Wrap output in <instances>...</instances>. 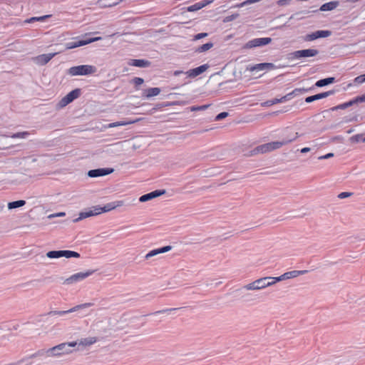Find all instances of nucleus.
<instances>
[{
  "instance_id": "obj_52",
  "label": "nucleus",
  "mask_w": 365,
  "mask_h": 365,
  "mask_svg": "<svg viewBox=\"0 0 365 365\" xmlns=\"http://www.w3.org/2000/svg\"><path fill=\"white\" fill-rule=\"evenodd\" d=\"M212 2V0H203L200 1V5H202V8L205 7V6L210 4Z\"/></svg>"
},
{
  "instance_id": "obj_51",
  "label": "nucleus",
  "mask_w": 365,
  "mask_h": 365,
  "mask_svg": "<svg viewBox=\"0 0 365 365\" xmlns=\"http://www.w3.org/2000/svg\"><path fill=\"white\" fill-rule=\"evenodd\" d=\"M177 309L175 308H173V309H163V310H160V311H158V312H156L155 314H158V313H168V312H171L173 311H175Z\"/></svg>"
},
{
  "instance_id": "obj_5",
  "label": "nucleus",
  "mask_w": 365,
  "mask_h": 365,
  "mask_svg": "<svg viewBox=\"0 0 365 365\" xmlns=\"http://www.w3.org/2000/svg\"><path fill=\"white\" fill-rule=\"evenodd\" d=\"M94 272V270H88L85 272H78L74 274L68 278L66 279L63 282V284H72L76 282L82 281L88 277L91 276Z\"/></svg>"
},
{
  "instance_id": "obj_31",
  "label": "nucleus",
  "mask_w": 365,
  "mask_h": 365,
  "mask_svg": "<svg viewBox=\"0 0 365 365\" xmlns=\"http://www.w3.org/2000/svg\"><path fill=\"white\" fill-rule=\"evenodd\" d=\"M261 289L271 286L269 282V277H262L257 279Z\"/></svg>"
},
{
  "instance_id": "obj_45",
  "label": "nucleus",
  "mask_w": 365,
  "mask_h": 365,
  "mask_svg": "<svg viewBox=\"0 0 365 365\" xmlns=\"http://www.w3.org/2000/svg\"><path fill=\"white\" fill-rule=\"evenodd\" d=\"M133 83L136 86H140V85H142L143 83L144 80L142 78H140V77H135L133 79Z\"/></svg>"
},
{
  "instance_id": "obj_28",
  "label": "nucleus",
  "mask_w": 365,
  "mask_h": 365,
  "mask_svg": "<svg viewBox=\"0 0 365 365\" xmlns=\"http://www.w3.org/2000/svg\"><path fill=\"white\" fill-rule=\"evenodd\" d=\"M242 289H245V290H247V291H249V290H260L261 289L257 279L253 281L251 283L244 285Z\"/></svg>"
},
{
  "instance_id": "obj_41",
  "label": "nucleus",
  "mask_w": 365,
  "mask_h": 365,
  "mask_svg": "<svg viewBox=\"0 0 365 365\" xmlns=\"http://www.w3.org/2000/svg\"><path fill=\"white\" fill-rule=\"evenodd\" d=\"M209 106H210V105H203V106H192L190 108V110L191 111L204 110L207 109Z\"/></svg>"
},
{
  "instance_id": "obj_44",
  "label": "nucleus",
  "mask_w": 365,
  "mask_h": 365,
  "mask_svg": "<svg viewBox=\"0 0 365 365\" xmlns=\"http://www.w3.org/2000/svg\"><path fill=\"white\" fill-rule=\"evenodd\" d=\"M229 115L227 112H222L215 117V120H221Z\"/></svg>"
},
{
  "instance_id": "obj_3",
  "label": "nucleus",
  "mask_w": 365,
  "mask_h": 365,
  "mask_svg": "<svg viewBox=\"0 0 365 365\" xmlns=\"http://www.w3.org/2000/svg\"><path fill=\"white\" fill-rule=\"evenodd\" d=\"M97 68L91 65H81L77 66L71 67L68 70V73L70 76H86L93 74L96 72Z\"/></svg>"
},
{
  "instance_id": "obj_15",
  "label": "nucleus",
  "mask_w": 365,
  "mask_h": 365,
  "mask_svg": "<svg viewBox=\"0 0 365 365\" xmlns=\"http://www.w3.org/2000/svg\"><path fill=\"white\" fill-rule=\"evenodd\" d=\"M113 172L112 168H98L91 170L88 172V175L90 178H96L100 176H105Z\"/></svg>"
},
{
  "instance_id": "obj_59",
  "label": "nucleus",
  "mask_w": 365,
  "mask_h": 365,
  "mask_svg": "<svg viewBox=\"0 0 365 365\" xmlns=\"http://www.w3.org/2000/svg\"><path fill=\"white\" fill-rule=\"evenodd\" d=\"M308 89H304V88H298V91H307Z\"/></svg>"
},
{
  "instance_id": "obj_18",
  "label": "nucleus",
  "mask_w": 365,
  "mask_h": 365,
  "mask_svg": "<svg viewBox=\"0 0 365 365\" xmlns=\"http://www.w3.org/2000/svg\"><path fill=\"white\" fill-rule=\"evenodd\" d=\"M209 68L207 64H203L199 67L192 68L186 72V74L190 78H195L202 74Z\"/></svg>"
},
{
  "instance_id": "obj_9",
  "label": "nucleus",
  "mask_w": 365,
  "mask_h": 365,
  "mask_svg": "<svg viewBox=\"0 0 365 365\" xmlns=\"http://www.w3.org/2000/svg\"><path fill=\"white\" fill-rule=\"evenodd\" d=\"M101 39V37L91 38L86 40H78L76 41L68 42L66 44V49H72L79 46H85L90 43L94 42Z\"/></svg>"
},
{
  "instance_id": "obj_27",
  "label": "nucleus",
  "mask_w": 365,
  "mask_h": 365,
  "mask_svg": "<svg viewBox=\"0 0 365 365\" xmlns=\"http://www.w3.org/2000/svg\"><path fill=\"white\" fill-rule=\"evenodd\" d=\"M63 257L66 258H78L80 257V254L71 250H61V257Z\"/></svg>"
},
{
  "instance_id": "obj_37",
  "label": "nucleus",
  "mask_w": 365,
  "mask_h": 365,
  "mask_svg": "<svg viewBox=\"0 0 365 365\" xmlns=\"http://www.w3.org/2000/svg\"><path fill=\"white\" fill-rule=\"evenodd\" d=\"M46 257L51 259L61 257V250L49 251L46 253Z\"/></svg>"
},
{
  "instance_id": "obj_21",
  "label": "nucleus",
  "mask_w": 365,
  "mask_h": 365,
  "mask_svg": "<svg viewBox=\"0 0 365 365\" xmlns=\"http://www.w3.org/2000/svg\"><path fill=\"white\" fill-rule=\"evenodd\" d=\"M171 249H172V247L168 245V246H165V247H161L159 249L153 250L150 251L148 254H146L145 258L146 259H148L149 258L156 256L157 255L167 252L171 250Z\"/></svg>"
},
{
  "instance_id": "obj_34",
  "label": "nucleus",
  "mask_w": 365,
  "mask_h": 365,
  "mask_svg": "<svg viewBox=\"0 0 365 365\" xmlns=\"http://www.w3.org/2000/svg\"><path fill=\"white\" fill-rule=\"evenodd\" d=\"M213 47V43H211V42H208L207 43H205L200 46H198L196 49H195V51L197 52V53H203V52H205L208 50H210V48H212Z\"/></svg>"
},
{
  "instance_id": "obj_40",
  "label": "nucleus",
  "mask_w": 365,
  "mask_h": 365,
  "mask_svg": "<svg viewBox=\"0 0 365 365\" xmlns=\"http://www.w3.org/2000/svg\"><path fill=\"white\" fill-rule=\"evenodd\" d=\"M44 354L46 355V350L41 349V350H39V351H36V353L30 355L29 358L33 359V358H36V357H38V356H43Z\"/></svg>"
},
{
  "instance_id": "obj_4",
  "label": "nucleus",
  "mask_w": 365,
  "mask_h": 365,
  "mask_svg": "<svg viewBox=\"0 0 365 365\" xmlns=\"http://www.w3.org/2000/svg\"><path fill=\"white\" fill-rule=\"evenodd\" d=\"M81 91L78 88L73 90L69 92L66 96H64L56 105V108L58 109L63 108L66 107L68 104L71 103L73 101L78 98L80 96Z\"/></svg>"
},
{
  "instance_id": "obj_30",
  "label": "nucleus",
  "mask_w": 365,
  "mask_h": 365,
  "mask_svg": "<svg viewBox=\"0 0 365 365\" xmlns=\"http://www.w3.org/2000/svg\"><path fill=\"white\" fill-rule=\"evenodd\" d=\"M26 205V201L23 200L14 201L8 203V209L12 210L18 207H21Z\"/></svg>"
},
{
  "instance_id": "obj_58",
  "label": "nucleus",
  "mask_w": 365,
  "mask_h": 365,
  "mask_svg": "<svg viewBox=\"0 0 365 365\" xmlns=\"http://www.w3.org/2000/svg\"><path fill=\"white\" fill-rule=\"evenodd\" d=\"M66 214L65 212H59L55 215V216H64Z\"/></svg>"
},
{
  "instance_id": "obj_33",
  "label": "nucleus",
  "mask_w": 365,
  "mask_h": 365,
  "mask_svg": "<svg viewBox=\"0 0 365 365\" xmlns=\"http://www.w3.org/2000/svg\"><path fill=\"white\" fill-rule=\"evenodd\" d=\"M29 135L30 133L29 132L24 131L14 133L12 135H4V136L6 138L10 137L12 138H26Z\"/></svg>"
},
{
  "instance_id": "obj_48",
  "label": "nucleus",
  "mask_w": 365,
  "mask_h": 365,
  "mask_svg": "<svg viewBox=\"0 0 365 365\" xmlns=\"http://www.w3.org/2000/svg\"><path fill=\"white\" fill-rule=\"evenodd\" d=\"M346 108V103L340 104L339 106H334L331 108V110H336L338 109H345Z\"/></svg>"
},
{
  "instance_id": "obj_54",
  "label": "nucleus",
  "mask_w": 365,
  "mask_h": 365,
  "mask_svg": "<svg viewBox=\"0 0 365 365\" xmlns=\"http://www.w3.org/2000/svg\"><path fill=\"white\" fill-rule=\"evenodd\" d=\"M311 10L309 12H317L319 11V9H317V6H313L310 7Z\"/></svg>"
},
{
  "instance_id": "obj_2",
  "label": "nucleus",
  "mask_w": 365,
  "mask_h": 365,
  "mask_svg": "<svg viewBox=\"0 0 365 365\" xmlns=\"http://www.w3.org/2000/svg\"><path fill=\"white\" fill-rule=\"evenodd\" d=\"M297 138V133L294 134V135L289 139H283L279 141H274L268 143H265L257 147L253 152L255 153H267L278 148H280L282 146L288 144L289 143L294 140Z\"/></svg>"
},
{
  "instance_id": "obj_50",
  "label": "nucleus",
  "mask_w": 365,
  "mask_h": 365,
  "mask_svg": "<svg viewBox=\"0 0 365 365\" xmlns=\"http://www.w3.org/2000/svg\"><path fill=\"white\" fill-rule=\"evenodd\" d=\"M333 156H334V153H327V154H326L324 155H322V156L318 157V159L319 160L328 159V158H331Z\"/></svg>"
},
{
  "instance_id": "obj_20",
  "label": "nucleus",
  "mask_w": 365,
  "mask_h": 365,
  "mask_svg": "<svg viewBox=\"0 0 365 365\" xmlns=\"http://www.w3.org/2000/svg\"><path fill=\"white\" fill-rule=\"evenodd\" d=\"M318 53L319 51L314 48L298 50V58L314 57Z\"/></svg>"
},
{
  "instance_id": "obj_12",
  "label": "nucleus",
  "mask_w": 365,
  "mask_h": 365,
  "mask_svg": "<svg viewBox=\"0 0 365 365\" xmlns=\"http://www.w3.org/2000/svg\"><path fill=\"white\" fill-rule=\"evenodd\" d=\"M275 68V66L272 63H261L253 66H249L247 67V70L251 72H258L264 70H270Z\"/></svg>"
},
{
  "instance_id": "obj_14",
  "label": "nucleus",
  "mask_w": 365,
  "mask_h": 365,
  "mask_svg": "<svg viewBox=\"0 0 365 365\" xmlns=\"http://www.w3.org/2000/svg\"><path fill=\"white\" fill-rule=\"evenodd\" d=\"M123 205H124L123 200H117V201H113V202L107 203L103 207L99 206V208L97 209V210L98 211L100 210L101 214L103 212H107L111 211V210H113L118 207H121Z\"/></svg>"
},
{
  "instance_id": "obj_19",
  "label": "nucleus",
  "mask_w": 365,
  "mask_h": 365,
  "mask_svg": "<svg viewBox=\"0 0 365 365\" xmlns=\"http://www.w3.org/2000/svg\"><path fill=\"white\" fill-rule=\"evenodd\" d=\"M295 92V90L293 91L292 93L282 97L281 98H274L272 100H269V101H267L264 103H262V106H271L274 104H276V103H282V102H284L286 101L288 99H290V96Z\"/></svg>"
},
{
  "instance_id": "obj_38",
  "label": "nucleus",
  "mask_w": 365,
  "mask_h": 365,
  "mask_svg": "<svg viewBox=\"0 0 365 365\" xmlns=\"http://www.w3.org/2000/svg\"><path fill=\"white\" fill-rule=\"evenodd\" d=\"M31 359V358H29V356H28L18 361L15 364L11 365H31V362L29 361V359Z\"/></svg>"
},
{
  "instance_id": "obj_24",
  "label": "nucleus",
  "mask_w": 365,
  "mask_h": 365,
  "mask_svg": "<svg viewBox=\"0 0 365 365\" xmlns=\"http://www.w3.org/2000/svg\"><path fill=\"white\" fill-rule=\"evenodd\" d=\"M129 65L140 68H146L150 66V62L144 59H133Z\"/></svg>"
},
{
  "instance_id": "obj_32",
  "label": "nucleus",
  "mask_w": 365,
  "mask_h": 365,
  "mask_svg": "<svg viewBox=\"0 0 365 365\" xmlns=\"http://www.w3.org/2000/svg\"><path fill=\"white\" fill-rule=\"evenodd\" d=\"M135 121H118L115 123H111L108 124L107 125H105L106 128H111L117 126H122V125H127L131 123H133Z\"/></svg>"
},
{
  "instance_id": "obj_17",
  "label": "nucleus",
  "mask_w": 365,
  "mask_h": 365,
  "mask_svg": "<svg viewBox=\"0 0 365 365\" xmlns=\"http://www.w3.org/2000/svg\"><path fill=\"white\" fill-rule=\"evenodd\" d=\"M165 190H156L151 192H149V193L142 195L139 198V201L142 202H147L148 200H150L152 199H154L157 197H159V196L165 194Z\"/></svg>"
},
{
  "instance_id": "obj_22",
  "label": "nucleus",
  "mask_w": 365,
  "mask_h": 365,
  "mask_svg": "<svg viewBox=\"0 0 365 365\" xmlns=\"http://www.w3.org/2000/svg\"><path fill=\"white\" fill-rule=\"evenodd\" d=\"M339 5V1H329V2L322 4L319 8V11H332V10L335 9L336 7H338Z\"/></svg>"
},
{
  "instance_id": "obj_47",
  "label": "nucleus",
  "mask_w": 365,
  "mask_h": 365,
  "mask_svg": "<svg viewBox=\"0 0 365 365\" xmlns=\"http://www.w3.org/2000/svg\"><path fill=\"white\" fill-rule=\"evenodd\" d=\"M207 35H208V34H207V33H200V34H196V35L194 36L193 39H194V40H199V39H201V38H204V37L207 36Z\"/></svg>"
},
{
  "instance_id": "obj_13",
  "label": "nucleus",
  "mask_w": 365,
  "mask_h": 365,
  "mask_svg": "<svg viewBox=\"0 0 365 365\" xmlns=\"http://www.w3.org/2000/svg\"><path fill=\"white\" fill-rule=\"evenodd\" d=\"M272 41L271 38H255L248 41L246 44V48H255L257 46H262L269 43Z\"/></svg>"
},
{
  "instance_id": "obj_36",
  "label": "nucleus",
  "mask_w": 365,
  "mask_h": 365,
  "mask_svg": "<svg viewBox=\"0 0 365 365\" xmlns=\"http://www.w3.org/2000/svg\"><path fill=\"white\" fill-rule=\"evenodd\" d=\"M297 277V270H292L290 272H287L282 274V279L283 280H287L289 279H293Z\"/></svg>"
},
{
  "instance_id": "obj_25",
  "label": "nucleus",
  "mask_w": 365,
  "mask_h": 365,
  "mask_svg": "<svg viewBox=\"0 0 365 365\" xmlns=\"http://www.w3.org/2000/svg\"><path fill=\"white\" fill-rule=\"evenodd\" d=\"M160 93L159 88H150L143 91V96L147 98H150L153 96H156Z\"/></svg>"
},
{
  "instance_id": "obj_6",
  "label": "nucleus",
  "mask_w": 365,
  "mask_h": 365,
  "mask_svg": "<svg viewBox=\"0 0 365 365\" xmlns=\"http://www.w3.org/2000/svg\"><path fill=\"white\" fill-rule=\"evenodd\" d=\"M92 305H93V304L90 303V302L84 303V304H81L79 305H76V306L71 308L70 309H68L66 311H51V312H48L46 315H48V316H55V315L63 316L66 314L72 313V312L78 311L82 309L88 308V307H91Z\"/></svg>"
},
{
  "instance_id": "obj_7",
  "label": "nucleus",
  "mask_w": 365,
  "mask_h": 365,
  "mask_svg": "<svg viewBox=\"0 0 365 365\" xmlns=\"http://www.w3.org/2000/svg\"><path fill=\"white\" fill-rule=\"evenodd\" d=\"M97 341L98 338L96 336H89L81 339L80 340L75 341L76 344V351H83L84 348L93 345Z\"/></svg>"
},
{
  "instance_id": "obj_8",
  "label": "nucleus",
  "mask_w": 365,
  "mask_h": 365,
  "mask_svg": "<svg viewBox=\"0 0 365 365\" xmlns=\"http://www.w3.org/2000/svg\"><path fill=\"white\" fill-rule=\"evenodd\" d=\"M331 35V31L329 30H319L312 34L306 35L304 40L307 41H314L319 38H327Z\"/></svg>"
},
{
  "instance_id": "obj_42",
  "label": "nucleus",
  "mask_w": 365,
  "mask_h": 365,
  "mask_svg": "<svg viewBox=\"0 0 365 365\" xmlns=\"http://www.w3.org/2000/svg\"><path fill=\"white\" fill-rule=\"evenodd\" d=\"M354 83L356 84H361L365 82V74L360 75L356 77L354 80Z\"/></svg>"
},
{
  "instance_id": "obj_1",
  "label": "nucleus",
  "mask_w": 365,
  "mask_h": 365,
  "mask_svg": "<svg viewBox=\"0 0 365 365\" xmlns=\"http://www.w3.org/2000/svg\"><path fill=\"white\" fill-rule=\"evenodd\" d=\"M76 346V342H64L59 344L46 350V356L48 357H61L71 354L73 352L72 348Z\"/></svg>"
},
{
  "instance_id": "obj_57",
  "label": "nucleus",
  "mask_w": 365,
  "mask_h": 365,
  "mask_svg": "<svg viewBox=\"0 0 365 365\" xmlns=\"http://www.w3.org/2000/svg\"><path fill=\"white\" fill-rule=\"evenodd\" d=\"M182 73H183V71H175L174 72V76H179L180 74H181Z\"/></svg>"
},
{
  "instance_id": "obj_61",
  "label": "nucleus",
  "mask_w": 365,
  "mask_h": 365,
  "mask_svg": "<svg viewBox=\"0 0 365 365\" xmlns=\"http://www.w3.org/2000/svg\"><path fill=\"white\" fill-rule=\"evenodd\" d=\"M306 215V212H303L302 215L301 216H304Z\"/></svg>"
},
{
  "instance_id": "obj_49",
  "label": "nucleus",
  "mask_w": 365,
  "mask_h": 365,
  "mask_svg": "<svg viewBox=\"0 0 365 365\" xmlns=\"http://www.w3.org/2000/svg\"><path fill=\"white\" fill-rule=\"evenodd\" d=\"M355 98L357 103L365 102V93L361 96H356Z\"/></svg>"
},
{
  "instance_id": "obj_62",
  "label": "nucleus",
  "mask_w": 365,
  "mask_h": 365,
  "mask_svg": "<svg viewBox=\"0 0 365 365\" xmlns=\"http://www.w3.org/2000/svg\"><path fill=\"white\" fill-rule=\"evenodd\" d=\"M364 143H365V136H364Z\"/></svg>"
},
{
  "instance_id": "obj_53",
  "label": "nucleus",
  "mask_w": 365,
  "mask_h": 365,
  "mask_svg": "<svg viewBox=\"0 0 365 365\" xmlns=\"http://www.w3.org/2000/svg\"><path fill=\"white\" fill-rule=\"evenodd\" d=\"M357 103H356V98H354L348 102L346 103V108L349 107V106H353L354 104H356Z\"/></svg>"
},
{
  "instance_id": "obj_29",
  "label": "nucleus",
  "mask_w": 365,
  "mask_h": 365,
  "mask_svg": "<svg viewBox=\"0 0 365 365\" xmlns=\"http://www.w3.org/2000/svg\"><path fill=\"white\" fill-rule=\"evenodd\" d=\"M51 16V15L49 14V15H44V16H38V17H31V18L26 19L24 21V23L25 24H31V23L36 22V21H43L46 19L50 18Z\"/></svg>"
},
{
  "instance_id": "obj_35",
  "label": "nucleus",
  "mask_w": 365,
  "mask_h": 365,
  "mask_svg": "<svg viewBox=\"0 0 365 365\" xmlns=\"http://www.w3.org/2000/svg\"><path fill=\"white\" fill-rule=\"evenodd\" d=\"M349 140L354 143H357L359 142L364 143V135L362 133L354 135L349 138Z\"/></svg>"
},
{
  "instance_id": "obj_11",
  "label": "nucleus",
  "mask_w": 365,
  "mask_h": 365,
  "mask_svg": "<svg viewBox=\"0 0 365 365\" xmlns=\"http://www.w3.org/2000/svg\"><path fill=\"white\" fill-rule=\"evenodd\" d=\"M56 54L57 53L38 55L33 58V61L37 65L43 66L48 63Z\"/></svg>"
},
{
  "instance_id": "obj_26",
  "label": "nucleus",
  "mask_w": 365,
  "mask_h": 365,
  "mask_svg": "<svg viewBox=\"0 0 365 365\" xmlns=\"http://www.w3.org/2000/svg\"><path fill=\"white\" fill-rule=\"evenodd\" d=\"M334 77H329L317 81L315 83L317 87H324L335 82Z\"/></svg>"
},
{
  "instance_id": "obj_60",
  "label": "nucleus",
  "mask_w": 365,
  "mask_h": 365,
  "mask_svg": "<svg viewBox=\"0 0 365 365\" xmlns=\"http://www.w3.org/2000/svg\"><path fill=\"white\" fill-rule=\"evenodd\" d=\"M237 16V15H236V16H232V17H230V19H229V20H232V19H235V17H236Z\"/></svg>"
},
{
  "instance_id": "obj_55",
  "label": "nucleus",
  "mask_w": 365,
  "mask_h": 365,
  "mask_svg": "<svg viewBox=\"0 0 365 365\" xmlns=\"http://www.w3.org/2000/svg\"><path fill=\"white\" fill-rule=\"evenodd\" d=\"M310 150L309 148H304L301 150V153H305L307 152H309Z\"/></svg>"
},
{
  "instance_id": "obj_16",
  "label": "nucleus",
  "mask_w": 365,
  "mask_h": 365,
  "mask_svg": "<svg viewBox=\"0 0 365 365\" xmlns=\"http://www.w3.org/2000/svg\"><path fill=\"white\" fill-rule=\"evenodd\" d=\"M335 93L334 90H330L329 91L320 93L314 96H308L305 98L306 103H312L314 101L320 100L324 98H327L328 96H330L331 95H334Z\"/></svg>"
},
{
  "instance_id": "obj_43",
  "label": "nucleus",
  "mask_w": 365,
  "mask_h": 365,
  "mask_svg": "<svg viewBox=\"0 0 365 365\" xmlns=\"http://www.w3.org/2000/svg\"><path fill=\"white\" fill-rule=\"evenodd\" d=\"M280 281H282V275H280L279 277H269V282H271L270 283V285H274V284H276L277 282H280Z\"/></svg>"
},
{
  "instance_id": "obj_46",
  "label": "nucleus",
  "mask_w": 365,
  "mask_h": 365,
  "mask_svg": "<svg viewBox=\"0 0 365 365\" xmlns=\"http://www.w3.org/2000/svg\"><path fill=\"white\" fill-rule=\"evenodd\" d=\"M352 195H353L352 192H342L339 194L338 197L340 198V199H344V198H346V197H349L351 196Z\"/></svg>"
},
{
  "instance_id": "obj_39",
  "label": "nucleus",
  "mask_w": 365,
  "mask_h": 365,
  "mask_svg": "<svg viewBox=\"0 0 365 365\" xmlns=\"http://www.w3.org/2000/svg\"><path fill=\"white\" fill-rule=\"evenodd\" d=\"M202 9V5H200V2H197L190 6L187 7L188 11H196Z\"/></svg>"
},
{
  "instance_id": "obj_23",
  "label": "nucleus",
  "mask_w": 365,
  "mask_h": 365,
  "mask_svg": "<svg viewBox=\"0 0 365 365\" xmlns=\"http://www.w3.org/2000/svg\"><path fill=\"white\" fill-rule=\"evenodd\" d=\"M123 0H98L97 4L101 8H108L118 4Z\"/></svg>"
},
{
  "instance_id": "obj_10",
  "label": "nucleus",
  "mask_w": 365,
  "mask_h": 365,
  "mask_svg": "<svg viewBox=\"0 0 365 365\" xmlns=\"http://www.w3.org/2000/svg\"><path fill=\"white\" fill-rule=\"evenodd\" d=\"M98 208H99L98 205L93 206V207L89 208L88 210H86L83 212H80L79 217L78 218H76V220H74L73 221L78 222L83 219H85V218H87L89 217H92V216H96V215L101 214L100 210H98V211L97 210V209H98Z\"/></svg>"
},
{
  "instance_id": "obj_56",
  "label": "nucleus",
  "mask_w": 365,
  "mask_h": 365,
  "mask_svg": "<svg viewBox=\"0 0 365 365\" xmlns=\"http://www.w3.org/2000/svg\"><path fill=\"white\" fill-rule=\"evenodd\" d=\"M307 272H308L307 270H298V276L307 273Z\"/></svg>"
}]
</instances>
